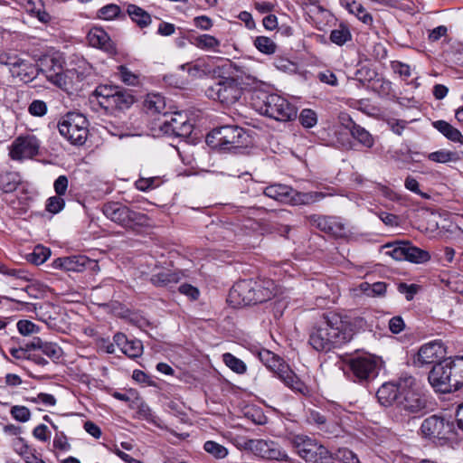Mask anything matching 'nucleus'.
<instances>
[{
	"instance_id": "f257e3e1",
	"label": "nucleus",
	"mask_w": 463,
	"mask_h": 463,
	"mask_svg": "<svg viewBox=\"0 0 463 463\" xmlns=\"http://www.w3.org/2000/svg\"><path fill=\"white\" fill-rule=\"evenodd\" d=\"M354 335V329L345 317L329 312L312 328L308 343L317 352H328L332 348L349 342Z\"/></svg>"
},
{
	"instance_id": "f03ea898",
	"label": "nucleus",
	"mask_w": 463,
	"mask_h": 463,
	"mask_svg": "<svg viewBox=\"0 0 463 463\" xmlns=\"http://www.w3.org/2000/svg\"><path fill=\"white\" fill-rule=\"evenodd\" d=\"M37 65L39 73L43 74L49 82L68 93L77 90L79 83L87 76L86 68L80 71L79 66V68L63 70L61 61L54 57L44 56Z\"/></svg>"
},
{
	"instance_id": "7ed1b4c3",
	"label": "nucleus",
	"mask_w": 463,
	"mask_h": 463,
	"mask_svg": "<svg viewBox=\"0 0 463 463\" xmlns=\"http://www.w3.org/2000/svg\"><path fill=\"white\" fill-rule=\"evenodd\" d=\"M430 384L438 392L448 393L463 386V356L444 359L429 373Z\"/></svg>"
},
{
	"instance_id": "20e7f679",
	"label": "nucleus",
	"mask_w": 463,
	"mask_h": 463,
	"mask_svg": "<svg viewBox=\"0 0 463 463\" xmlns=\"http://www.w3.org/2000/svg\"><path fill=\"white\" fill-rule=\"evenodd\" d=\"M258 357L260 362L290 390L297 393L306 395L308 392L307 386L299 379V377L289 368L284 360L278 354L267 349H261L258 352Z\"/></svg>"
},
{
	"instance_id": "39448f33",
	"label": "nucleus",
	"mask_w": 463,
	"mask_h": 463,
	"mask_svg": "<svg viewBox=\"0 0 463 463\" xmlns=\"http://www.w3.org/2000/svg\"><path fill=\"white\" fill-rule=\"evenodd\" d=\"M102 213L111 222L127 231L137 232L148 224V218L145 213L136 212L119 202L104 203Z\"/></svg>"
},
{
	"instance_id": "423d86ee",
	"label": "nucleus",
	"mask_w": 463,
	"mask_h": 463,
	"mask_svg": "<svg viewBox=\"0 0 463 463\" xmlns=\"http://www.w3.org/2000/svg\"><path fill=\"white\" fill-rule=\"evenodd\" d=\"M255 107L260 114L278 121H290L297 117V109L285 98L272 93H260Z\"/></svg>"
},
{
	"instance_id": "0eeeda50",
	"label": "nucleus",
	"mask_w": 463,
	"mask_h": 463,
	"mask_svg": "<svg viewBox=\"0 0 463 463\" xmlns=\"http://www.w3.org/2000/svg\"><path fill=\"white\" fill-rule=\"evenodd\" d=\"M0 64L8 68L13 78L24 83L33 81L39 74L37 64L13 50L0 52Z\"/></svg>"
},
{
	"instance_id": "6e6552de",
	"label": "nucleus",
	"mask_w": 463,
	"mask_h": 463,
	"mask_svg": "<svg viewBox=\"0 0 463 463\" xmlns=\"http://www.w3.org/2000/svg\"><path fill=\"white\" fill-rule=\"evenodd\" d=\"M250 136L234 125H225L212 130L207 136V142L223 150H231L248 146Z\"/></svg>"
},
{
	"instance_id": "1a4fd4ad",
	"label": "nucleus",
	"mask_w": 463,
	"mask_h": 463,
	"mask_svg": "<svg viewBox=\"0 0 463 463\" xmlns=\"http://www.w3.org/2000/svg\"><path fill=\"white\" fill-rule=\"evenodd\" d=\"M380 369L379 360L372 355H359L348 360L345 374L354 383H366L377 377Z\"/></svg>"
},
{
	"instance_id": "9d476101",
	"label": "nucleus",
	"mask_w": 463,
	"mask_h": 463,
	"mask_svg": "<svg viewBox=\"0 0 463 463\" xmlns=\"http://www.w3.org/2000/svg\"><path fill=\"white\" fill-rule=\"evenodd\" d=\"M94 95L99 106L110 112L128 109L134 102V97L118 86L99 85L96 88Z\"/></svg>"
},
{
	"instance_id": "9b49d317",
	"label": "nucleus",
	"mask_w": 463,
	"mask_h": 463,
	"mask_svg": "<svg viewBox=\"0 0 463 463\" xmlns=\"http://www.w3.org/2000/svg\"><path fill=\"white\" fill-rule=\"evenodd\" d=\"M88 120L80 113L69 112L58 124L60 134L64 137L71 144L81 146L85 143L89 129Z\"/></svg>"
},
{
	"instance_id": "f8f14e48",
	"label": "nucleus",
	"mask_w": 463,
	"mask_h": 463,
	"mask_svg": "<svg viewBox=\"0 0 463 463\" xmlns=\"http://www.w3.org/2000/svg\"><path fill=\"white\" fill-rule=\"evenodd\" d=\"M242 88L234 77H224L208 87L205 94L209 99L218 100L224 105H232L242 95Z\"/></svg>"
},
{
	"instance_id": "ddd939ff",
	"label": "nucleus",
	"mask_w": 463,
	"mask_h": 463,
	"mask_svg": "<svg viewBox=\"0 0 463 463\" xmlns=\"http://www.w3.org/2000/svg\"><path fill=\"white\" fill-rule=\"evenodd\" d=\"M396 408L402 415L407 417H416L426 412L427 399L420 392L415 379L411 387L406 388L400 393Z\"/></svg>"
},
{
	"instance_id": "4468645a",
	"label": "nucleus",
	"mask_w": 463,
	"mask_h": 463,
	"mask_svg": "<svg viewBox=\"0 0 463 463\" xmlns=\"http://www.w3.org/2000/svg\"><path fill=\"white\" fill-rule=\"evenodd\" d=\"M390 249L386 253L396 260H407L411 263L423 264L430 260L428 250L412 245L409 241H397L393 244H386Z\"/></svg>"
},
{
	"instance_id": "2eb2a0df",
	"label": "nucleus",
	"mask_w": 463,
	"mask_h": 463,
	"mask_svg": "<svg viewBox=\"0 0 463 463\" xmlns=\"http://www.w3.org/2000/svg\"><path fill=\"white\" fill-rule=\"evenodd\" d=\"M40 146L41 142L34 135H21L13 141L9 156L15 161L32 159L39 154Z\"/></svg>"
},
{
	"instance_id": "dca6fc26",
	"label": "nucleus",
	"mask_w": 463,
	"mask_h": 463,
	"mask_svg": "<svg viewBox=\"0 0 463 463\" xmlns=\"http://www.w3.org/2000/svg\"><path fill=\"white\" fill-rule=\"evenodd\" d=\"M414 384V377L409 374H402L397 383H383L377 391L376 396L379 402L383 406H390L395 403L397 406L400 393L406 388Z\"/></svg>"
},
{
	"instance_id": "f3484780",
	"label": "nucleus",
	"mask_w": 463,
	"mask_h": 463,
	"mask_svg": "<svg viewBox=\"0 0 463 463\" xmlns=\"http://www.w3.org/2000/svg\"><path fill=\"white\" fill-rule=\"evenodd\" d=\"M245 448L262 458L278 461H288V454L274 441L264 439H248Z\"/></svg>"
},
{
	"instance_id": "a211bd4d",
	"label": "nucleus",
	"mask_w": 463,
	"mask_h": 463,
	"mask_svg": "<svg viewBox=\"0 0 463 463\" xmlns=\"http://www.w3.org/2000/svg\"><path fill=\"white\" fill-rule=\"evenodd\" d=\"M443 345L440 341H431L422 345L413 355L412 364L417 368L435 365L443 357Z\"/></svg>"
},
{
	"instance_id": "6ab92c4d",
	"label": "nucleus",
	"mask_w": 463,
	"mask_h": 463,
	"mask_svg": "<svg viewBox=\"0 0 463 463\" xmlns=\"http://www.w3.org/2000/svg\"><path fill=\"white\" fill-rule=\"evenodd\" d=\"M307 219L312 226L332 236L343 238L349 233L346 223L340 217L313 214Z\"/></svg>"
},
{
	"instance_id": "aec40b11",
	"label": "nucleus",
	"mask_w": 463,
	"mask_h": 463,
	"mask_svg": "<svg viewBox=\"0 0 463 463\" xmlns=\"http://www.w3.org/2000/svg\"><path fill=\"white\" fill-rule=\"evenodd\" d=\"M164 118L160 129L165 135L186 137L193 132V125L189 122L186 114L175 112L167 116L164 113Z\"/></svg>"
},
{
	"instance_id": "412c9836",
	"label": "nucleus",
	"mask_w": 463,
	"mask_h": 463,
	"mask_svg": "<svg viewBox=\"0 0 463 463\" xmlns=\"http://www.w3.org/2000/svg\"><path fill=\"white\" fill-rule=\"evenodd\" d=\"M420 430L426 438L443 439L452 432V424L442 417L432 415L423 420Z\"/></svg>"
},
{
	"instance_id": "4be33fe9",
	"label": "nucleus",
	"mask_w": 463,
	"mask_h": 463,
	"mask_svg": "<svg viewBox=\"0 0 463 463\" xmlns=\"http://www.w3.org/2000/svg\"><path fill=\"white\" fill-rule=\"evenodd\" d=\"M54 266L73 272H82L85 269L98 271L99 269L97 260H91L85 255L58 258L54 260Z\"/></svg>"
},
{
	"instance_id": "5701e85b",
	"label": "nucleus",
	"mask_w": 463,
	"mask_h": 463,
	"mask_svg": "<svg viewBox=\"0 0 463 463\" xmlns=\"http://www.w3.org/2000/svg\"><path fill=\"white\" fill-rule=\"evenodd\" d=\"M251 279L237 281L230 289L228 302L233 307L253 305Z\"/></svg>"
},
{
	"instance_id": "b1692460",
	"label": "nucleus",
	"mask_w": 463,
	"mask_h": 463,
	"mask_svg": "<svg viewBox=\"0 0 463 463\" xmlns=\"http://www.w3.org/2000/svg\"><path fill=\"white\" fill-rule=\"evenodd\" d=\"M253 305L270 300L277 294V286L270 279H251Z\"/></svg>"
},
{
	"instance_id": "393cba45",
	"label": "nucleus",
	"mask_w": 463,
	"mask_h": 463,
	"mask_svg": "<svg viewBox=\"0 0 463 463\" xmlns=\"http://www.w3.org/2000/svg\"><path fill=\"white\" fill-rule=\"evenodd\" d=\"M292 444L302 458L316 461L317 443L315 439L305 435H296L292 439Z\"/></svg>"
},
{
	"instance_id": "a878e982",
	"label": "nucleus",
	"mask_w": 463,
	"mask_h": 463,
	"mask_svg": "<svg viewBox=\"0 0 463 463\" xmlns=\"http://www.w3.org/2000/svg\"><path fill=\"white\" fill-rule=\"evenodd\" d=\"M115 345H117L122 353L129 358L135 359L142 355L143 344L137 339H128L123 333H117L113 337Z\"/></svg>"
},
{
	"instance_id": "bb28decb",
	"label": "nucleus",
	"mask_w": 463,
	"mask_h": 463,
	"mask_svg": "<svg viewBox=\"0 0 463 463\" xmlns=\"http://www.w3.org/2000/svg\"><path fill=\"white\" fill-rule=\"evenodd\" d=\"M88 41L92 47L99 48L109 53L116 52L113 42L102 28H92L88 33Z\"/></svg>"
},
{
	"instance_id": "cd10ccee",
	"label": "nucleus",
	"mask_w": 463,
	"mask_h": 463,
	"mask_svg": "<svg viewBox=\"0 0 463 463\" xmlns=\"http://www.w3.org/2000/svg\"><path fill=\"white\" fill-rule=\"evenodd\" d=\"M345 128L349 131L352 137L364 147L371 148L373 146V137L364 128L353 121L351 118H349L348 122L345 124Z\"/></svg>"
},
{
	"instance_id": "c85d7f7f",
	"label": "nucleus",
	"mask_w": 463,
	"mask_h": 463,
	"mask_svg": "<svg viewBox=\"0 0 463 463\" xmlns=\"http://www.w3.org/2000/svg\"><path fill=\"white\" fill-rule=\"evenodd\" d=\"M180 69L182 71L186 70L188 74L194 78H201L215 73L214 69L206 59H198L194 62L182 64Z\"/></svg>"
},
{
	"instance_id": "c756f323",
	"label": "nucleus",
	"mask_w": 463,
	"mask_h": 463,
	"mask_svg": "<svg viewBox=\"0 0 463 463\" xmlns=\"http://www.w3.org/2000/svg\"><path fill=\"white\" fill-rule=\"evenodd\" d=\"M432 126L449 140L463 144V136L461 132L445 120H437L432 122Z\"/></svg>"
},
{
	"instance_id": "7c9ffc66",
	"label": "nucleus",
	"mask_w": 463,
	"mask_h": 463,
	"mask_svg": "<svg viewBox=\"0 0 463 463\" xmlns=\"http://www.w3.org/2000/svg\"><path fill=\"white\" fill-rule=\"evenodd\" d=\"M181 279V275L177 272L163 271L154 274L150 280L156 287H164L172 289Z\"/></svg>"
},
{
	"instance_id": "2f4dec72",
	"label": "nucleus",
	"mask_w": 463,
	"mask_h": 463,
	"mask_svg": "<svg viewBox=\"0 0 463 463\" xmlns=\"http://www.w3.org/2000/svg\"><path fill=\"white\" fill-rule=\"evenodd\" d=\"M190 43L201 50L213 52L218 51L221 45V42L216 37L210 34H201L193 37Z\"/></svg>"
},
{
	"instance_id": "473e14b6",
	"label": "nucleus",
	"mask_w": 463,
	"mask_h": 463,
	"mask_svg": "<svg viewBox=\"0 0 463 463\" xmlns=\"http://www.w3.org/2000/svg\"><path fill=\"white\" fill-rule=\"evenodd\" d=\"M345 6L350 14H354L364 24L369 26L373 24V19L372 14L366 11L361 3L354 0L346 2Z\"/></svg>"
},
{
	"instance_id": "72a5a7b5",
	"label": "nucleus",
	"mask_w": 463,
	"mask_h": 463,
	"mask_svg": "<svg viewBox=\"0 0 463 463\" xmlns=\"http://www.w3.org/2000/svg\"><path fill=\"white\" fill-rule=\"evenodd\" d=\"M127 12L132 21L141 28L146 27L151 24L150 14L136 5H128Z\"/></svg>"
},
{
	"instance_id": "f704fd0d",
	"label": "nucleus",
	"mask_w": 463,
	"mask_h": 463,
	"mask_svg": "<svg viewBox=\"0 0 463 463\" xmlns=\"http://www.w3.org/2000/svg\"><path fill=\"white\" fill-rule=\"evenodd\" d=\"M144 106L149 113H162L165 108V99L160 94H148Z\"/></svg>"
},
{
	"instance_id": "c9c22d12",
	"label": "nucleus",
	"mask_w": 463,
	"mask_h": 463,
	"mask_svg": "<svg viewBox=\"0 0 463 463\" xmlns=\"http://www.w3.org/2000/svg\"><path fill=\"white\" fill-rule=\"evenodd\" d=\"M290 186L284 184H272L264 189V194L274 200L285 203L288 197Z\"/></svg>"
},
{
	"instance_id": "e433bc0d",
	"label": "nucleus",
	"mask_w": 463,
	"mask_h": 463,
	"mask_svg": "<svg viewBox=\"0 0 463 463\" xmlns=\"http://www.w3.org/2000/svg\"><path fill=\"white\" fill-rule=\"evenodd\" d=\"M21 183L16 173H5L0 175V188L4 193H13Z\"/></svg>"
},
{
	"instance_id": "4c0bfd02",
	"label": "nucleus",
	"mask_w": 463,
	"mask_h": 463,
	"mask_svg": "<svg viewBox=\"0 0 463 463\" xmlns=\"http://www.w3.org/2000/svg\"><path fill=\"white\" fill-rule=\"evenodd\" d=\"M253 44L259 52L267 55L274 54L278 48L274 41L267 36L256 37Z\"/></svg>"
},
{
	"instance_id": "58836bf2",
	"label": "nucleus",
	"mask_w": 463,
	"mask_h": 463,
	"mask_svg": "<svg viewBox=\"0 0 463 463\" xmlns=\"http://www.w3.org/2000/svg\"><path fill=\"white\" fill-rule=\"evenodd\" d=\"M428 158L430 161L436 163H448V162H456L460 160V155L458 152H451L448 150H439L432 152L428 155Z\"/></svg>"
},
{
	"instance_id": "ea45409f",
	"label": "nucleus",
	"mask_w": 463,
	"mask_h": 463,
	"mask_svg": "<svg viewBox=\"0 0 463 463\" xmlns=\"http://www.w3.org/2000/svg\"><path fill=\"white\" fill-rule=\"evenodd\" d=\"M224 364L234 373L243 374L247 371L245 363L230 353L222 354Z\"/></svg>"
},
{
	"instance_id": "a19ab883",
	"label": "nucleus",
	"mask_w": 463,
	"mask_h": 463,
	"mask_svg": "<svg viewBox=\"0 0 463 463\" xmlns=\"http://www.w3.org/2000/svg\"><path fill=\"white\" fill-rule=\"evenodd\" d=\"M329 38L332 43L341 46L352 39V34L348 27L340 25L331 31Z\"/></svg>"
},
{
	"instance_id": "79ce46f5",
	"label": "nucleus",
	"mask_w": 463,
	"mask_h": 463,
	"mask_svg": "<svg viewBox=\"0 0 463 463\" xmlns=\"http://www.w3.org/2000/svg\"><path fill=\"white\" fill-rule=\"evenodd\" d=\"M12 446H13V449L18 454L20 455L24 459V461L33 453L35 452V449L31 448L26 440L22 438V437H18V438H15L13 442H12Z\"/></svg>"
},
{
	"instance_id": "37998d69",
	"label": "nucleus",
	"mask_w": 463,
	"mask_h": 463,
	"mask_svg": "<svg viewBox=\"0 0 463 463\" xmlns=\"http://www.w3.org/2000/svg\"><path fill=\"white\" fill-rule=\"evenodd\" d=\"M50 255V249L42 245H37L33 249V251L29 255L28 260L35 265H41L48 260Z\"/></svg>"
},
{
	"instance_id": "c03bdc74",
	"label": "nucleus",
	"mask_w": 463,
	"mask_h": 463,
	"mask_svg": "<svg viewBox=\"0 0 463 463\" xmlns=\"http://www.w3.org/2000/svg\"><path fill=\"white\" fill-rule=\"evenodd\" d=\"M162 181L158 176L153 177H140L135 183V186L137 190L142 192H147L149 190L155 189L161 184Z\"/></svg>"
},
{
	"instance_id": "a18cd8bd",
	"label": "nucleus",
	"mask_w": 463,
	"mask_h": 463,
	"mask_svg": "<svg viewBox=\"0 0 463 463\" xmlns=\"http://www.w3.org/2000/svg\"><path fill=\"white\" fill-rule=\"evenodd\" d=\"M334 459L342 463H360L357 455L347 448L338 449L334 453Z\"/></svg>"
},
{
	"instance_id": "49530a36",
	"label": "nucleus",
	"mask_w": 463,
	"mask_h": 463,
	"mask_svg": "<svg viewBox=\"0 0 463 463\" xmlns=\"http://www.w3.org/2000/svg\"><path fill=\"white\" fill-rule=\"evenodd\" d=\"M41 351L52 360H59L62 355V349L55 343L43 342Z\"/></svg>"
},
{
	"instance_id": "de8ad7c7",
	"label": "nucleus",
	"mask_w": 463,
	"mask_h": 463,
	"mask_svg": "<svg viewBox=\"0 0 463 463\" xmlns=\"http://www.w3.org/2000/svg\"><path fill=\"white\" fill-rule=\"evenodd\" d=\"M203 449L206 452L217 458H223L228 454V450L225 447L213 440L206 441L203 445Z\"/></svg>"
},
{
	"instance_id": "09e8293b",
	"label": "nucleus",
	"mask_w": 463,
	"mask_h": 463,
	"mask_svg": "<svg viewBox=\"0 0 463 463\" xmlns=\"http://www.w3.org/2000/svg\"><path fill=\"white\" fill-rule=\"evenodd\" d=\"M307 421L309 424H316L321 430H326V417L315 410H309L307 412Z\"/></svg>"
},
{
	"instance_id": "8fccbe9b",
	"label": "nucleus",
	"mask_w": 463,
	"mask_h": 463,
	"mask_svg": "<svg viewBox=\"0 0 463 463\" xmlns=\"http://www.w3.org/2000/svg\"><path fill=\"white\" fill-rule=\"evenodd\" d=\"M120 14V8L115 4L107 5L98 11V17L104 20H112Z\"/></svg>"
},
{
	"instance_id": "3c124183",
	"label": "nucleus",
	"mask_w": 463,
	"mask_h": 463,
	"mask_svg": "<svg viewBox=\"0 0 463 463\" xmlns=\"http://www.w3.org/2000/svg\"><path fill=\"white\" fill-rule=\"evenodd\" d=\"M299 122L304 128H313L317 122V113L309 109H305L300 112Z\"/></svg>"
},
{
	"instance_id": "603ef678",
	"label": "nucleus",
	"mask_w": 463,
	"mask_h": 463,
	"mask_svg": "<svg viewBox=\"0 0 463 463\" xmlns=\"http://www.w3.org/2000/svg\"><path fill=\"white\" fill-rule=\"evenodd\" d=\"M65 206V202L60 195L52 196L47 199L45 209L51 213H60Z\"/></svg>"
},
{
	"instance_id": "864d4df0",
	"label": "nucleus",
	"mask_w": 463,
	"mask_h": 463,
	"mask_svg": "<svg viewBox=\"0 0 463 463\" xmlns=\"http://www.w3.org/2000/svg\"><path fill=\"white\" fill-rule=\"evenodd\" d=\"M52 447L54 450L60 451H69L71 449V444L63 431H56L52 441Z\"/></svg>"
},
{
	"instance_id": "5fc2aeb1",
	"label": "nucleus",
	"mask_w": 463,
	"mask_h": 463,
	"mask_svg": "<svg viewBox=\"0 0 463 463\" xmlns=\"http://www.w3.org/2000/svg\"><path fill=\"white\" fill-rule=\"evenodd\" d=\"M10 413L14 419L21 422H26L31 418V411L25 406H13L11 408Z\"/></svg>"
},
{
	"instance_id": "6e6d98bb",
	"label": "nucleus",
	"mask_w": 463,
	"mask_h": 463,
	"mask_svg": "<svg viewBox=\"0 0 463 463\" xmlns=\"http://www.w3.org/2000/svg\"><path fill=\"white\" fill-rule=\"evenodd\" d=\"M5 276L12 278L14 280H19V281H31V274L23 269H12L7 267L6 272L5 273Z\"/></svg>"
},
{
	"instance_id": "4d7b16f0",
	"label": "nucleus",
	"mask_w": 463,
	"mask_h": 463,
	"mask_svg": "<svg viewBox=\"0 0 463 463\" xmlns=\"http://www.w3.org/2000/svg\"><path fill=\"white\" fill-rule=\"evenodd\" d=\"M361 287L364 290H367L369 288L371 289V293H368V295H371L373 297H380L385 294L387 284L382 281L375 282L373 285L364 282L361 285Z\"/></svg>"
},
{
	"instance_id": "13d9d810",
	"label": "nucleus",
	"mask_w": 463,
	"mask_h": 463,
	"mask_svg": "<svg viewBox=\"0 0 463 463\" xmlns=\"http://www.w3.org/2000/svg\"><path fill=\"white\" fill-rule=\"evenodd\" d=\"M16 326L19 333L23 335H30L39 332V326L30 320H19Z\"/></svg>"
},
{
	"instance_id": "bf43d9fd",
	"label": "nucleus",
	"mask_w": 463,
	"mask_h": 463,
	"mask_svg": "<svg viewBox=\"0 0 463 463\" xmlns=\"http://www.w3.org/2000/svg\"><path fill=\"white\" fill-rule=\"evenodd\" d=\"M118 72L120 75V79L124 83L131 86H136L138 84V76L133 73L126 66H119Z\"/></svg>"
},
{
	"instance_id": "052dcab7",
	"label": "nucleus",
	"mask_w": 463,
	"mask_h": 463,
	"mask_svg": "<svg viewBox=\"0 0 463 463\" xmlns=\"http://www.w3.org/2000/svg\"><path fill=\"white\" fill-rule=\"evenodd\" d=\"M28 111L33 116L43 117L47 112V105L43 100L35 99L29 105Z\"/></svg>"
},
{
	"instance_id": "680f3d73",
	"label": "nucleus",
	"mask_w": 463,
	"mask_h": 463,
	"mask_svg": "<svg viewBox=\"0 0 463 463\" xmlns=\"http://www.w3.org/2000/svg\"><path fill=\"white\" fill-rule=\"evenodd\" d=\"M326 194L319 192H300L301 205L311 204L325 198Z\"/></svg>"
},
{
	"instance_id": "e2e57ef3",
	"label": "nucleus",
	"mask_w": 463,
	"mask_h": 463,
	"mask_svg": "<svg viewBox=\"0 0 463 463\" xmlns=\"http://www.w3.org/2000/svg\"><path fill=\"white\" fill-rule=\"evenodd\" d=\"M178 291L186 296L190 300H197L200 296V291L196 287L191 284H182L178 287Z\"/></svg>"
},
{
	"instance_id": "0e129e2a",
	"label": "nucleus",
	"mask_w": 463,
	"mask_h": 463,
	"mask_svg": "<svg viewBox=\"0 0 463 463\" xmlns=\"http://www.w3.org/2000/svg\"><path fill=\"white\" fill-rule=\"evenodd\" d=\"M404 186L406 189L410 190L411 192H413L416 194L420 195L422 198L429 199L430 195L426 193H423L419 188V183L418 181L412 177V176H407L404 182Z\"/></svg>"
},
{
	"instance_id": "69168bd1",
	"label": "nucleus",
	"mask_w": 463,
	"mask_h": 463,
	"mask_svg": "<svg viewBox=\"0 0 463 463\" xmlns=\"http://www.w3.org/2000/svg\"><path fill=\"white\" fill-rule=\"evenodd\" d=\"M419 287L415 284L407 285L406 283H400L398 285V291L405 296V298L410 301L412 300L415 294L418 292Z\"/></svg>"
},
{
	"instance_id": "338daca9",
	"label": "nucleus",
	"mask_w": 463,
	"mask_h": 463,
	"mask_svg": "<svg viewBox=\"0 0 463 463\" xmlns=\"http://www.w3.org/2000/svg\"><path fill=\"white\" fill-rule=\"evenodd\" d=\"M69 180L66 175H60L53 183V188L56 195L62 196L68 189Z\"/></svg>"
},
{
	"instance_id": "774afa93",
	"label": "nucleus",
	"mask_w": 463,
	"mask_h": 463,
	"mask_svg": "<svg viewBox=\"0 0 463 463\" xmlns=\"http://www.w3.org/2000/svg\"><path fill=\"white\" fill-rule=\"evenodd\" d=\"M194 24L203 31L210 30L213 25V20L207 15H200L194 18Z\"/></svg>"
}]
</instances>
